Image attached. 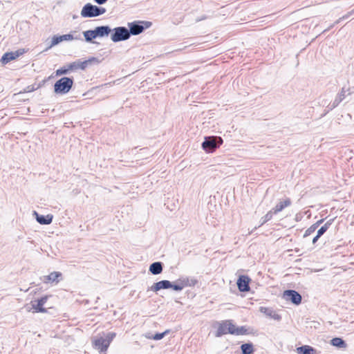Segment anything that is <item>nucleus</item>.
<instances>
[{"label": "nucleus", "instance_id": "bb28decb", "mask_svg": "<svg viewBox=\"0 0 354 354\" xmlns=\"http://www.w3.org/2000/svg\"><path fill=\"white\" fill-rule=\"evenodd\" d=\"M227 324L228 326L227 330L229 333L232 335H235L237 327L232 323L231 320H227Z\"/></svg>", "mask_w": 354, "mask_h": 354}, {"label": "nucleus", "instance_id": "c85d7f7f", "mask_svg": "<svg viewBox=\"0 0 354 354\" xmlns=\"http://www.w3.org/2000/svg\"><path fill=\"white\" fill-rule=\"evenodd\" d=\"M249 334L248 330L245 326H240L236 328V330L235 333L236 335H241Z\"/></svg>", "mask_w": 354, "mask_h": 354}, {"label": "nucleus", "instance_id": "c756f323", "mask_svg": "<svg viewBox=\"0 0 354 354\" xmlns=\"http://www.w3.org/2000/svg\"><path fill=\"white\" fill-rule=\"evenodd\" d=\"M68 69V65L57 69L56 71V75L60 76V75L68 73L70 71Z\"/></svg>", "mask_w": 354, "mask_h": 354}, {"label": "nucleus", "instance_id": "6ab92c4d", "mask_svg": "<svg viewBox=\"0 0 354 354\" xmlns=\"http://www.w3.org/2000/svg\"><path fill=\"white\" fill-rule=\"evenodd\" d=\"M330 344L340 348H345L347 346V344L344 340L339 337H334L330 340Z\"/></svg>", "mask_w": 354, "mask_h": 354}, {"label": "nucleus", "instance_id": "7ed1b4c3", "mask_svg": "<svg viewBox=\"0 0 354 354\" xmlns=\"http://www.w3.org/2000/svg\"><path fill=\"white\" fill-rule=\"evenodd\" d=\"M151 24V22L145 21H135L128 23L129 36L140 35L145 29L149 28Z\"/></svg>", "mask_w": 354, "mask_h": 354}, {"label": "nucleus", "instance_id": "4c0bfd02", "mask_svg": "<svg viewBox=\"0 0 354 354\" xmlns=\"http://www.w3.org/2000/svg\"><path fill=\"white\" fill-rule=\"evenodd\" d=\"M261 312L266 313V311H268V309H267V308H261Z\"/></svg>", "mask_w": 354, "mask_h": 354}, {"label": "nucleus", "instance_id": "9d476101", "mask_svg": "<svg viewBox=\"0 0 354 354\" xmlns=\"http://www.w3.org/2000/svg\"><path fill=\"white\" fill-rule=\"evenodd\" d=\"M95 58H93L92 59H88V60H85L84 62H82L80 60H77V61H75L74 62H72L71 64H69L68 65V69L70 71H74V70H77V69H82V70H84L85 69L87 66H88V64L89 62H91L93 59H94Z\"/></svg>", "mask_w": 354, "mask_h": 354}, {"label": "nucleus", "instance_id": "2eb2a0df", "mask_svg": "<svg viewBox=\"0 0 354 354\" xmlns=\"http://www.w3.org/2000/svg\"><path fill=\"white\" fill-rule=\"evenodd\" d=\"M97 37H104L109 36L111 32V28L109 26H97L95 28Z\"/></svg>", "mask_w": 354, "mask_h": 354}, {"label": "nucleus", "instance_id": "b1692460", "mask_svg": "<svg viewBox=\"0 0 354 354\" xmlns=\"http://www.w3.org/2000/svg\"><path fill=\"white\" fill-rule=\"evenodd\" d=\"M334 218L330 219L318 230L317 233L318 236H322L326 232V230L328 229L329 226L332 224Z\"/></svg>", "mask_w": 354, "mask_h": 354}, {"label": "nucleus", "instance_id": "4be33fe9", "mask_svg": "<svg viewBox=\"0 0 354 354\" xmlns=\"http://www.w3.org/2000/svg\"><path fill=\"white\" fill-rule=\"evenodd\" d=\"M83 35L84 37L85 41L87 42H93V40L97 38L95 29L84 31Z\"/></svg>", "mask_w": 354, "mask_h": 354}, {"label": "nucleus", "instance_id": "7c9ffc66", "mask_svg": "<svg viewBox=\"0 0 354 354\" xmlns=\"http://www.w3.org/2000/svg\"><path fill=\"white\" fill-rule=\"evenodd\" d=\"M169 332V330H166L165 332L161 333H156L153 337L152 339L154 340H160L162 339Z\"/></svg>", "mask_w": 354, "mask_h": 354}, {"label": "nucleus", "instance_id": "f03ea898", "mask_svg": "<svg viewBox=\"0 0 354 354\" xmlns=\"http://www.w3.org/2000/svg\"><path fill=\"white\" fill-rule=\"evenodd\" d=\"M73 85V79L63 77L54 84V92L57 94H66L69 92Z\"/></svg>", "mask_w": 354, "mask_h": 354}, {"label": "nucleus", "instance_id": "39448f33", "mask_svg": "<svg viewBox=\"0 0 354 354\" xmlns=\"http://www.w3.org/2000/svg\"><path fill=\"white\" fill-rule=\"evenodd\" d=\"M222 142L221 138H216L213 137L205 138L202 143V147L207 152H212L215 150Z\"/></svg>", "mask_w": 354, "mask_h": 354}, {"label": "nucleus", "instance_id": "20e7f679", "mask_svg": "<svg viewBox=\"0 0 354 354\" xmlns=\"http://www.w3.org/2000/svg\"><path fill=\"white\" fill-rule=\"evenodd\" d=\"M111 39L113 42L126 41L130 38L128 28L124 26H119L111 30Z\"/></svg>", "mask_w": 354, "mask_h": 354}, {"label": "nucleus", "instance_id": "4468645a", "mask_svg": "<svg viewBox=\"0 0 354 354\" xmlns=\"http://www.w3.org/2000/svg\"><path fill=\"white\" fill-rule=\"evenodd\" d=\"M171 287V282L168 280H162L155 283L151 288L153 292H157L161 289H168Z\"/></svg>", "mask_w": 354, "mask_h": 354}, {"label": "nucleus", "instance_id": "a211bd4d", "mask_svg": "<svg viewBox=\"0 0 354 354\" xmlns=\"http://www.w3.org/2000/svg\"><path fill=\"white\" fill-rule=\"evenodd\" d=\"M149 272L154 275L160 274L162 272V263L160 261L151 263L149 266Z\"/></svg>", "mask_w": 354, "mask_h": 354}, {"label": "nucleus", "instance_id": "e433bc0d", "mask_svg": "<svg viewBox=\"0 0 354 354\" xmlns=\"http://www.w3.org/2000/svg\"><path fill=\"white\" fill-rule=\"evenodd\" d=\"M145 336V337H146V338H147V339H152V337H153V335H150V333H147V334H146Z\"/></svg>", "mask_w": 354, "mask_h": 354}, {"label": "nucleus", "instance_id": "dca6fc26", "mask_svg": "<svg viewBox=\"0 0 354 354\" xmlns=\"http://www.w3.org/2000/svg\"><path fill=\"white\" fill-rule=\"evenodd\" d=\"M19 53L18 51L16 52H9L6 53L1 59V62L3 64H6L9 62L15 59L17 57H19Z\"/></svg>", "mask_w": 354, "mask_h": 354}, {"label": "nucleus", "instance_id": "412c9836", "mask_svg": "<svg viewBox=\"0 0 354 354\" xmlns=\"http://www.w3.org/2000/svg\"><path fill=\"white\" fill-rule=\"evenodd\" d=\"M227 327L228 326L227 324V320L221 322L217 329L216 336L220 337L223 335L229 333Z\"/></svg>", "mask_w": 354, "mask_h": 354}, {"label": "nucleus", "instance_id": "aec40b11", "mask_svg": "<svg viewBox=\"0 0 354 354\" xmlns=\"http://www.w3.org/2000/svg\"><path fill=\"white\" fill-rule=\"evenodd\" d=\"M242 354H253L254 352V346L252 343H245L241 346Z\"/></svg>", "mask_w": 354, "mask_h": 354}, {"label": "nucleus", "instance_id": "1a4fd4ad", "mask_svg": "<svg viewBox=\"0 0 354 354\" xmlns=\"http://www.w3.org/2000/svg\"><path fill=\"white\" fill-rule=\"evenodd\" d=\"M73 39V36L71 34H66L63 35H55L52 38L51 44L48 48H50L53 46L57 45L63 41H71Z\"/></svg>", "mask_w": 354, "mask_h": 354}, {"label": "nucleus", "instance_id": "f704fd0d", "mask_svg": "<svg viewBox=\"0 0 354 354\" xmlns=\"http://www.w3.org/2000/svg\"><path fill=\"white\" fill-rule=\"evenodd\" d=\"M322 222H323V219H321V220L317 221L315 223H314L313 225L317 229Z\"/></svg>", "mask_w": 354, "mask_h": 354}, {"label": "nucleus", "instance_id": "9b49d317", "mask_svg": "<svg viewBox=\"0 0 354 354\" xmlns=\"http://www.w3.org/2000/svg\"><path fill=\"white\" fill-rule=\"evenodd\" d=\"M62 277V273L59 272H52L47 276H44L43 281L45 283H57Z\"/></svg>", "mask_w": 354, "mask_h": 354}, {"label": "nucleus", "instance_id": "a878e982", "mask_svg": "<svg viewBox=\"0 0 354 354\" xmlns=\"http://www.w3.org/2000/svg\"><path fill=\"white\" fill-rule=\"evenodd\" d=\"M274 214L272 210H270L264 216L261 218V224L259 226L263 225L266 222L272 219V215Z\"/></svg>", "mask_w": 354, "mask_h": 354}, {"label": "nucleus", "instance_id": "473e14b6", "mask_svg": "<svg viewBox=\"0 0 354 354\" xmlns=\"http://www.w3.org/2000/svg\"><path fill=\"white\" fill-rule=\"evenodd\" d=\"M353 13H354V9H353L352 11L349 12H348V14H346V15L343 16V17H342V18H340L339 20H337V21H336V24L339 23V21L342 19H347L349 16H351V15L352 14H353Z\"/></svg>", "mask_w": 354, "mask_h": 354}, {"label": "nucleus", "instance_id": "f8f14e48", "mask_svg": "<svg viewBox=\"0 0 354 354\" xmlns=\"http://www.w3.org/2000/svg\"><path fill=\"white\" fill-rule=\"evenodd\" d=\"M291 200L288 198L284 201H279L271 210L274 214L281 212L284 208L289 207L291 205Z\"/></svg>", "mask_w": 354, "mask_h": 354}, {"label": "nucleus", "instance_id": "58836bf2", "mask_svg": "<svg viewBox=\"0 0 354 354\" xmlns=\"http://www.w3.org/2000/svg\"><path fill=\"white\" fill-rule=\"evenodd\" d=\"M274 318L275 319H279V316L278 315H277L276 316H274Z\"/></svg>", "mask_w": 354, "mask_h": 354}, {"label": "nucleus", "instance_id": "ea45409f", "mask_svg": "<svg viewBox=\"0 0 354 354\" xmlns=\"http://www.w3.org/2000/svg\"><path fill=\"white\" fill-rule=\"evenodd\" d=\"M266 313L268 315L271 316V310H270V313H269V312H267V311H266Z\"/></svg>", "mask_w": 354, "mask_h": 354}, {"label": "nucleus", "instance_id": "423d86ee", "mask_svg": "<svg viewBox=\"0 0 354 354\" xmlns=\"http://www.w3.org/2000/svg\"><path fill=\"white\" fill-rule=\"evenodd\" d=\"M283 297L286 301H290L295 305H299L301 302V295L294 290H287L283 292Z\"/></svg>", "mask_w": 354, "mask_h": 354}, {"label": "nucleus", "instance_id": "f3484780", "mask_svg": "<svg viewBox=\"0 0 354 354\" xmlns=\"http://www.w3.org/2000/svg\"><path fill=\"white\" fill-rule=\"evenodd\" d=\"M298 354H317V351L310 346L304 345L297 348Z\"/></svg>", "mask_w": 354, "mask_h": 354}, {"label": "nucleus", "instance_id": "393cba45", "mask_svg": "<svg viewBox=\"0 0 354 354\" xmlns=\"http://www.w3.org/2000/svg\"><path fill=\"white\" fill-rule=\"evenodd\" d=\"M184 287H185V285L184 284L183 279L181 278L176 281V283L173 284L171 283V287L170 288H173L176 291H180Z\"/></svg>", "mask_w": 354, "mask_h": 354}, {"label": "nucleus", "instance_id": "72a5a7b5", "mask_svg": "<svg viewBox=\"0 0 354 354\" xmlns=\"http://www.w3.org/2000/svg\"><path fill=\"white\" fill-rule=\"evenodd\" d=\"M94 1L95 3H97V4L102 5V4H104V3H106L107 1V0H94Z\"/></svg>", "mask_w": 354, "mask_h": 354}, {"label": "nucleus", "instance_id": "6e6552de", "mask_svg": "<svg viewBox=\"0 0 354 354\" xmlns=\"http://www.w3.org/2000/svg\"><path fill=\"white\" fill-rule=\"evenodd\" d=\"M48 296H44L40 299L31 301L32 308L38 313H46V309L43 306L46 303L48 300Z\"/></svg>", "mask_w": 354, "mask_h": 354}, {"label": "nucleus", "instance_id": "f257e3e1", "mask_svg": "<svg viewBox=\"0 0 354 354\" xmlns=\"http://www.w3.org/2000/svg\"><path fill=\"white\" fill-rule=\"evenodd\" d=\"M105 12L106 9L104 8L88 3L83 6L81 10V16L84 18H92L100 16Z\"/></svg>", "mask_w": 354, "mask_h": 354}, {"label": "nucleus", "instance_id": "cd10ccee", "mask_svg": "<svg viewBox=\"0 0 354 354\" xmlns=\"http://www.w3.org/2000/svg\"><path fill=\"white\" fill-rule=\"evenodd\" d=\"M183 282H184V284L185 285V287L186 286H194L198 282V281L194 278H192V279L183 278Z\"/></svg>", "mask_w": 354, "mask_h": 354}, {"label": "nucleus", "instance_id": "a19ab883", "mask_svg": "<svg viewBox=\"0 0 354 354\" xmlns=\"http://www.w3.org/2000/svg\"><path fill=\"white\" fill-rule=\"evenodd\" d=\"M204 19H205V17H202V19H201V20ZM198 21H200V19Z\"/></svg>", "mask_w": 354, "mask_h": 354}, {"label": "nucleus", "instance_id": "0eeeda50", "mask_svg": "<svg viewBox=\"0 0 354 354\" xmlns=\"http://www.w3.org/2000/svg\"><path fill=\"white\" fill-rule=\"evenodd\" d=\"M250 279L246 275H241L236 282L239 290L241 292H248L250 290L249 283Z\"/></svg>", "mask_w": 354, "mask_h": 354}, {"label": "nucleus", "instance_id": "c9c22d12", "mask_svg": "<svg viewBox=\"0 0 354 354\" xmlns=\"http://www.w3.org/2000/svg\"><path fill=\"white\" fill-rule=\"evenodd\" d=\"M320 236H318V235L317 234L313 239V243L315 244L317 240L319 239Z\"/></svg>", "mask_w": 354, "mask_h": 354}, {"label": "nucleus", "instance_id": "ddd939ff", "mask_svg": "<svg viewBox=\"0 0 354 354\" xmlns=\"http://www.w3.org/2000/svg\"><path fill=\"white\" fill-rule=\"evenodd\" d=\"M33 214L35 215L36 220L39 224L48 225L52 223L53 216L51 214L40 215L35 211H34Z\"/></svg>", "mask_w": 354, "mask_h": 354}, {"label": "nucleus", "instance_id": "5701e85b", "mask_svg": "<svg viewBox=\"0 0 354 354\" xmlns=\"http://www.w3.org/2000/svg\"><path fill=\"white\" fill-rule=\"evenodd\" d=\"M346 91L344 88H342L341 92L337 95L332 104L333 108L336 107L345 98Z\"/></svg>", "mask_w": 354, "mask_h": 354}, {"label": "nucleus", "instance_id": "2f4dec72", "mask_svg": "<svg viewBox=\"0 0 354 354\" xmlns=\"http://www.w3.org/2000/svg\"><path fill=\"white\" fill-rule=\"evenodd\" d=\"M316 230V228L313 225H311L309 228H308L305 233H304V236H309L310 234H311L312 233H313Z\"/></svg>", "mask_w": 354, "mask_h": 354}]
</instances>
